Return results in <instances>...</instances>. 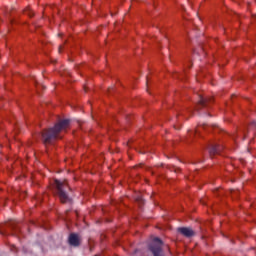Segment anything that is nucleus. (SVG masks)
<instances>
[{
	"label": "nucleus",
	"instance_id": "obj_1",
	"mask_svg": "<svg viewBox=\"0 0 256 256\" xmlns=\"http://www.w3.org/2000/svg\"><path fill=\"white\" fill-rule=\"evenodd\" d=\"M69 127V120H62L50 130L44 131L42 134L44 143H49L51 139H57L62 131H65Z\"/></svg>",
	"mask_w": 256,
	"mask_h": 256
},
{
	"label": "nucleus",
	"instance_id": "obj_2",
	"mask_svg": "<svg viewBox=\"0 0 256 256\" xmlns=\"http://www.w3.org/2000/svg\"><path fill=\"white\" fill-rule=\"evenodd\" d=\"M54 184L56 185V189L58 191V197H59L61 203H69V201H71V199H69V196L63 190V187H67V182L66 181L61 182L59 180H55Z\"/></svg>",
	"mask_w": 256,
	"mask_h": 256
},
{
	"label": "nucleus",
	"instance_id": "obj_3",
	"mask_svg": "<svg viewBox=\"0 0 256 256\" xmlns=\"http://www.w3.org/2000/svg\"><path fill=\"white\" fill-rule=\"evenodd\" d=\"M161 245H163V242H161L159 238H155L151 246V251L154 256H161Z\"/></svg>",
	"mask_w": 256,
	"mask_h": 256
},
{
	"label": "nucleus",
	"instance_id": "obj_4",
	"mask_svg": "<svg viewBox=\"0 0 256 256\" xmlns=\"http://www.w3.org/2000/svg\"><path fill=\"white\" fill-rule=\"evenodd\" d=\"M68 241L73 247H78L79 243H81V238L77 234H71Z\"/></svg>",
	"mask_w": 256,
	"mask_h": 256
},
{
	"label": "nucleus",
	"instance_id": "obj_5",
	"mask_svg": "<svg viewBox=\"0 0 256 256\" xmlns=\"http://www.w3.org/2000/svg\"><path fill=\"white\" fill-rule=\"evenodd\" d=\"M179 233L184 235V237H193L195 232L191 228H178Z\"/></svg>",
	"mask_w": 256,
	"mask_h": 256
},
{
	"label": "nucleus",
	"instance_id": "obj_6",
	"mask_svg": "<svg viewBox=\"0 0 256 256\" xmlns=\"http://www.w3.org/2000/svg\"><path fill=\"white\" fill-rule=\"evenodd\" d=\"M216 152H217V146H214V147L210 150V153H211V155H215Z\"/></svg>",
	"mask_w": 256,
	"mask_h": 256
},
{
	"label": "nucleus",
	"instance_id": "obj_7",
	"mask_svg": "<svg viewBox=\"0 0 256 256\" xmlns=\"http://www.w3.org/2000/svg\"><path fill=\"white\" fill-rule=\"evenodd\" d=\"M200 103H201V105H203V103H205V100H200Z\"/></svg>",
	"mask_w": 256,
	"mask_h": 256
}]
</instances>
